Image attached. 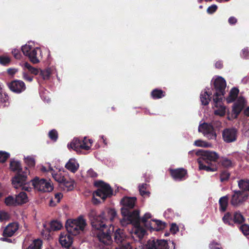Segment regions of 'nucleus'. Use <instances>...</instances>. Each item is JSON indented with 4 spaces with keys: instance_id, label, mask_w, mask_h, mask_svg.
<instances>
[{
    "instance_id": "aec40b11",
    "label": "nucleus",
    "mask_w": 249,
    "mask_h": 249,
    "mask_svg": "<svg viewBox=\"0 0 249 249\" xmlns=\"http://www.w3.org/2000/svg\"><path fill=\"white\" fill-rule=\"evenodd\" d=\"M18 229V224L16 222L9 223L4 229L2 235L4 237H11Z\"/></svg>"
},
{
    "instance_id": "f8f14e48",
    "label": "nucleus",
    "mask_w": 249,
    "mask_h": 249,
    "mask_svg": "<svg viewBox=\"0 0 249 249\" xmlns=\"http://www.w3.org/2000/svg\"><path fill=\"white\" fill-rule=\"evenodd\" d=\"M198 131L203 133L209 139H216V134L211 124L204 123L199 125Z\"/></svg>"
},
{
    "instance_id": "58836bf2",
    "label": "nucleus",
    "mask_w": 249,
    "mask_h": 249,
    "mask_svg": "<svg viewBox=\"0 0 249 249\" xmlns=\"http://www.w3.org/2000/svg\"><path fill=\"white\" fill-rule=\"evenodd\" d=\"M4 202L7 206H17V201L16 197L9 196L5 198Z\"/></svg>"
},
{
    "instance_id": "79ce46f5",
    "label": "nucleus",
    "mask_w": 249,
    "mask_h": 249,
    "mask_svg": "<svg viewBox=\"0 0 249 249\" xmlns=\"http://www.w3.org/2000/svg\"><path fill=\"white\" fill-rule=\"evenodd\" d=\"M24 67L27 68L32 74L37 75L40 72V70L32 67L29 63L26 62L24 64Z\"/></svg>"
},
{
    "instance_id": "a19ab883",
    "label": "nucleus",
    "mask_w": 249,
    "mask_h": 249,
    "mask_svg": "<svg viewBox=\"0 0 249 249\" xmlns=\"http://www.w3.org/2000/svg\"><path fill=\"white\" fill-rule=\"evenodd\" d=\"M232 220V216L231 213L229 212H228L226 213H225L224 216L222 217V220L223 222L225 224H228L230 226L233 225V224L231 223Z\"/></svg>"
},
{
    "instance_id": "f3484780",
    "label": "nucleus",
    "mask_w": 249,
    "mask_h": 249,
    "mask_svg": "<svg viewBox=\"0 0 249 249\" xmlns=\"http://www.w3.org/2000/svg\"><path fill=\"white\" fill-rule=\"evenodd\" d=\"M246 105V101L242 96L238 98L237 101L234 103L232 107V112L237 117L241 113Z\"/></svg>"
},
{
    "instance_id": "e2e57ef3",
    "label": "nucleus",
    "mask_w": 249,
    "mask_h": 249,
    "mask_svg": "<svg viewBox=\"0 0 249 249\" xmlns=\"http://www.w3.org/2000/svg\"><path fill=\"white\" fill-rule=\"evenodd\" d=\"M115 249H131V247L130 244L129 243H127L125 244L119 245L118 247H116Z\"/></svg>"
},
{
    "instance_id": "39448f33",
    "label": "nucleus",
    "mask_w": 249,
    "mask_h": 249,
    "mask_svg": "<svg viewBox=\"0 0 249 249\" xmlns=\"http://www.w3.org/2000/svg\"><path fill=\"white\" fill-rule=\"evenodd\" d=\"M86 225V221L82 216L76 219L68 220L65 225L66 232L71 236L76 235L84 230Z\"/></svg>"
},
{
    "instance_id": "393cba45",
    "label": "nucleus",
    "mask_w": 249,
    "mask_h": 249,
    "mask_svg": "<svg viewBox=\"0 0 249 249\" xmlns=\"http://www.w3.org/2000/svg\"><path fill=\"white\" fill-rule=\"evenodd\" d=\"M239 90L237 88H232L229 93V96L226 98L228 103H231L234 102L238 95Z\"/></svg>"
},
{
    "instance_id": "a211bd4d",
    "label": "nucleus",
    "mask_w": 249,
    "mask_h": 249,
    "mask_svg": "<svg viewBox=\"0 0 249 249\" xmlns=\"http://www.w3.org/2000/svg\"><path fill=\"white\" fill-rule=\"evenodd\" d=\"M8 87L11 90L17 93H20L26 89L24 83L21 80L13 81L9 83Z\"/></svg>"
},
{
    "instance_id": "6ab92c4d",
    "label": "nucleus",
    "mask_w": 249,
    "mask_h": 249,
    "mask_svg": "<svg viewBox=\"0 0 249 249\" xmlns=\"http://www.w3.org/2000/svg\"><path fill=\"white\" fill-rule=\"evenodd\" d=\"M59 243L66 248L70 247L73 242V237L67 232H61L59 236Z\"/></svg>"
},
{
    "instance_id": "5701e85b",
    "label": "nucleus",
    "mask_w": 249,
    "mask_h": 249,
    "mask_svg": "<svg viewBox=\"0 0 249 249\" xmlns=\"http://www.w3.org/2000/svg\"><path fill=\"white\" fill-rule=\"evenodd\" d=\"M212 95V92H209L206 89L202 91L200 96L202 105L204 106L208 105L211 100Z\"/></svg>"
},
{
    "instance_id": "69168bd1",
    "label": "nucleus",
    "mask_w": 249,
    "mask_h": 249,
    "mask_svg": "<svg viewBox=\"0 0 249 249\" xmlns=\"http://www.w3.org/2000/svg\"><path fill=\"white\" fill-rule=\"evenodd\" d=\"M228 22L231 25H233L237 22V19L234 17H231L228 19Z\"/></svg>"
},
{
    "instance_id": "cd10ccee",
    "label": "nucleus",
    "mask_w": 249,
    "mask_h": 249,
    "mask_svg": "<svg viewBox=\"0 0 249 249\" xmlns=\"http://www.w3.org/2000/svg\"><path fill=\"white\" fill-rule=\"evenodd\" d=\"M17 204L18 205L26 203L28 201L27 194L24 192H20L16 196Z\"/></svg>"
},
{
    "instance_id": "8fccbe9b",
    "label": "nucleus",
    "mask_w": 249,
    "mask_h": 249,
    "mask_svg": "<svg viewBox=\"0 0 249 249\" xmlns=\"http://www.w3.org/2000/svg\"><path fill=\"white\" fill-rule=\"evenodd\" d=\"M107 215L109 220L110 221H113L114 218L116 216L117 213L114 209H110L107 210Z\"/></svg>"
},
{
    "instance_id": "13d9d810",
    "label": "nucleus",
    "mask_w": 249,
    "mask_h": 249,
    "mask_svg": "<svg viewBox=\"0 0 249 249\" xmlns=\"http://www.w3.org/2000/svg\"><path fill=\"white\" fill-rule=\"evenodd\" d=\"M209 248L210 249H223L220 244L214 241L210 244Z\"/></svg>"
},
{
    "instance_id": "473e14b6",
    "label": "nucleus",
    "mask_w": 249,
    "mask_h": 249,
    "mask_svg": "<svg viewBox=\"0 0 249 249\" xmlns=\"http://www.w3.org/2000/svg\"><path fill=\"white\" fill-rule=\"evenodd\" d=\"M220 162L221 165L225 168H230L233 166L232 161L227 158H222Z\"/></svg>"
},
{
    "instance_id": "bf43d9fd",
    "label": "nucleus",
    "mask_w": 249,
    "mask_h": 249,
    "mask_svg": "<svg viewBox=\"0 0 249 249\" xmlns=\"http://www.w3.org/2000/svg\"><path fill=\"white\" fill-rule=\"evenodd\" d=\"M217 9V6L215 4H213V5L209 6L207 8V12L208 13H209L210 14H213V13H214L216 11Z\"/></svg>"
},
{
    "instance_id": "6e6d98bb",
    "label": "nucleus",
    "mask_w": 249,
    "mask_h": 249,
    "mask_svg": "<svg viewBox=\"0 0 249 249\" xmlns=\"http://www.w3.org/2000/svg\"><path fill=\"white\" fill-rule=\"evenodd\" d=\"M151 217V215L150 213H146L141 218H140V222H142L143 223L145 226H149L147 225L146 222L148 219L150 218Z\"/></svg>"
},
{
    "instance_id": "72a5a7b5",
    "label": "nucleus",
    "mask_w": 249,
    "mask_h": 249,
    "mask_svg": "<svg viewBox=\"0 0 249 249\" xmlns=\"http://www.w3.org/2000/svg\"><path fill=\"white\" fill-rule=\"evenodd\" d=\"M62 183L67 188L68 191H71L74 189V181L71 179H67L65 178L64 181H63Z\"/></svg>"
},
{
    "instance_id": "c9c22d12",
    "label": "nucleus",
    "mask_w": 249,
    "mask_h": 249,
    "mask_svg": "<svg viewBox=\"0 0 249 249\" xmlns=\"http://www.w3.org/2000/svg\"><path fill=\"white\" fill-rule=\"evenodd\" d=\"M233 220L235 223L241 224L244 222L245 218L240 213L235 212L234 213Z\"/></svg>"
},
{
    "instance_id": "5fc2aeb1",
    "label": "nucleus",
    "mask_w": 249,
    "mask_h": 249,
    "mask_svg": "<svg viewBox=\"0 0 249 249\" xmlns=\"http://www.w3.org/2000/svg\"><path fill=\"white\" fill-rule=\"evenodd\" d=\"M241 56L244 59H249V49L248 47L245 48L242 50Z\"/></svg>"
},
{
    "instance_id": "1a4fd4ad",
    "label": "nucleus",
    "mask_w": 249,
    "mask_h": 249,
    "mask_svg": "<svg viewBox=\"0 0 249 249\" xmlns=\"http://www.w3.org/2000/svg\"><path fill=\"white\" fill-rule=\"evenodd\" d=\"M174 241L165 240H149L145 245V249H175Z\"/></svg>"
},
{
    "instance_id": "a878e982",
    "label": "nucleus",
    "mask_w": 249,
    "mask_h": 249,
    "mask_svg": "<svg viewBox=\"0 0 249 249\" xmlns=\"http://www.w3.org/2000/svg\"><path fill=\"white\" fill-rule=\"evenodd\" d=\"M9 105V98L7 93L3 91L0 93V107H4Z\"/></svg>"
},
{
    "instance_id": "b1692460",
    "label": "nucleus",
    "mask_w": 249,
    "mask_h": 249,
    "mask_svg": "<svg viewBox=\"0 0 249 249\" xmlns=\"http://www.w3.org/2000/svg\"><path fill=\"white\" fill-rule=\"evenodd\" d=\"M79 166V164L73 159H70L65 165V167L73 173H75L78 170Z\"/></svg>"
},
{
    "instance_id": "c756f323",
    "label": "nucleus",
    "mask_w": 249,
    "mask_h": 249,
    "mask_svg": "<svg viewBox=\"0 0 249 249\" xmlns=\"http://www.w3.org/2000/svg\"><path fill=\"white\" fill-rule=\"evenodd\" d=\"M222 100H221L217 106H215V102H213V106L217 108L214 110V114L223 116L226 113V108L222 105Z\"/></svg>"
},
{
    "instance_id": "4468645a",
    "label": "nucleus",
    "mask_w": 249,
    "mask_h": 249,
    "mask_svg": "<svg viewBox=\"0 0 249 249\" xmlns=\"http://www.w3.org/2000/svg\"><path fill=\"white\" fill-rule=\"evenodd\" d=\"M134 220H135V219H133L131 220H129L128 221L124 223V225L131 224L133 225L135 228V231H134V233L135 235L137 236L140 239H142L144 235H145L146 233V231L141 227L140 226V217L139 216V218H136V220L138 221V224H136Z\"/></svg>"
},
{
    "instance_id": "de8ad7c7",
    "label": "nucleus",
    "mask_w": 249,
    "mask_h": 249,
    "mask_svg": "<svg viewBox=\"0 0 249 249\" xmlns=\"http://www.w3.org/2000/svg\"><path fill=\"white\" fill-rule=\"evenodd\" d=\"M10 154L4 151H0V162L3 163L9 158Z\"/></svg>"
},
{
    "instance_id": "6e6552de",
    "label": "nucleus",
    "mask_w": 249,
    "mask_h": 249,
    "mask_svg": "<svg viewBox=\"0 0 249 249\" xmlns=\"http://www.w3.org/2000/svg\"><path fill=\"white\" fill-rule=\"evenodd\" d=\"M27 174L24 173L23 175H20L18 174L16 176L12 178L11 181L14 187L16 188H21L22 190L27 192H31L32 188L30 186V182L27 181Z\"/></svg>"
},
{
    "instance_id": "09e8293b",
    "label": "nucleus",
    "mask_w": 249,
    "mask_h": 249,
    "mask_svg": "<svg viewBox=\"0 0 249 249\" xmlns=\"http://www.w3.org/2000/svg\"><path fill=\"white\" fill-rule=\"evenodd\" d=\"M11 61L10 58L8 56H0V64L3 66L8 65Z\"/></svg>"
},
{
    "instance_id": "7c9ffc66",
    "label": "nucleus",
    "mask_w": 249,
    "mask_h": 249,
    "mask_svg": "<svg viewBox=\"0 0 249 249\" xmlns=\"http://www.w3.org/2000/svg\"><path fill=\"white\" fill-rule=\"evenodd\" d=\"M114 240L117 243H122L124 240V235L120 229H117L114 234Z\"/></svg>"
},
{
    "instance_id": "2f4dec72",
    "label": "nucleus",
    "mask_w": 249,
    "mask_h": 249,
    "mask_svg": "<svg viewBox=\"0 0 249 249\" xmlns=\"http://www.w3.org/2000/svg\"><path fill=\"white\" fill-rule=\"evenodd\" d=\"M148 185L146 183H142L139 186V190L141 196H149L150 192L147 190Z\"/></svg>"
},
{
    "instance_id": "ea45409f",
    "label": "nucleus",
    "mask_w": 249,
    "mask_h": 249,
    "mask_svg": "<svg viewBox=\"0 0 249 249\" xmlns=\"http://www.w3.org/2000/svg\"><path fill=\"white\" fill-rule=\"evenodd\" d=\"M238 186L242 190L249 191V181L243 179L240 180L238 181Z\"/></svg>"
},
{
    "instance_id": "3c124183",
    "label": "nucleus",
    "mask_w": 249,
    "mask_h": 249,
    "mask_svg": "<svg viewBox=\"0 0 249 249\" xmlns=\"http://www.w3.org/2000/svg\"><path fill=\"white\" fill-rule=\"evenodd\" d=\"M53 178L59 183H62L64 181L65 177L61 176L60 174L52 173Z\"/></svg>"
},
{
    "instance_id": "7ed1b4c3",
    "label": "nucleus",
    "mask_w": 249,
    "mask_h": 249,
    "mask_svg": "<svg viewBox=\"0 0 249 249\" xmlns=\"http://www.w3.org/2000/svg\"><path fill=\"white\" fill-rule=\"evenodd\" d=\"M136 197H124L120 201L122 205L121 212L123 218L121 221L122 225H124V223L133 219L139 218L140 216V211L138 210H134V207L136 202ZM135 223L138 224V222L134 220Z\"/></svg>"
},
{
    "instance_id": "f257e3e1",
    "label": "nucleus",
    "mask_w": 249,
    "mask_h": 249,
    "mask_svg": "<svg viewBox=\"0 0 249 249\" xmlns=\"http://www.w3.org/2000/svg\"><path fill=\"white\" fill-rule=\"evenodd\" d=\"M92 226L91 234L96 240L98 241V246L101 249H109L108 246L112 243L111 231L107 225V219L105 213L98 214L95 211L89 214Z\"/></svg>"
},
{
    "instance_id": "c85d7f7f",
    "label": "nucleus",
    "mask_w": 249,
    "mask_h": 249,
    "mask_svg": "<svg viewBox=\"0 0 249 249\" xmlns=\"http://www.w3.org/2000/svg\"><path fill=\"white\" fill-rule=\"evenodd\" d=\"M151 96L153 99L162 98L165 96V92L160 89H154L151 92Z\"/></svg>"
},
{
    "instance_id": "4d7b16f0",
    "label": "nucleus",
    "mask_w": 249,
    "mask_h": 249,
    "mask_svg": "<svg viewBox=\"0 0 249 249\" xmlns=\"http://www.w3.org/2000/svg\"><path fill=\"white\" fill-rule=\"evenodd\" d=\"M12 53L14 57L17 59H20L21 57V53L20 50L14 49L12 51Z\"/></svg>"
},
{
    "instance_id": "0e129e2a",
    "label": "nucleus",
    "mask_w": 249,
    "mask_h": 249,
    "mask_svg": "<svg viewBox=\"0 0 249 249\" xmlns=\"http://www.w3.org/2000/svg\"><path fill=\"white\" fill-rule=\"evenodd\" d=\"M23 79L27 81L31 82L33 80V76H30L29 74L24 73L23 74Z\"/></svg>"
},
{
    "instance_id": "052dcab7",
    "label": "nucleus",
    "mask_w": 249,
    "mask_h": 249,
    "mask_svg": "<svg viewBox=\"0 0 249 249\" xmlns=\"http://www.w3.org/2000/svg\"><path fill=\"white\" fill-rule=\"evenodd\" d=\"M87 175L89 177L92 178H96L98 177V174L92 169H89L87 172Z\"/></svg>"
},
{
    "instance_id": "dca6fc26",
    "label": "nucleus",
    "mask_w": 249,
    "mask_h": 249,
    "mask_svg": "<svg viewBox=\"0 0 249 249\" xmlns=\"http://www.w3.org/2000/svg\"><path fill=\"white\" fill-rule=\"evenodd\" d=\"M248 197L241 191H234L231 200V203L233 206H237L243 203Z\"/></svg>"
},
{
    "instance_id": "0eeeda50",
    "label": "nucleus",
    "mask_w": 249,
    "mask_h": 249,
    "mask_svg": "<svg viewBox=\"0 0 249 249\" xmlns=\"http://www.w3.org/2000/svg\"><path fill=\"white\" fill-rule=\"evenodd\" d=\"M92 141L91 139H88L85 137L83 140H80L78 138H74L68 147H70L78 153H80L82 150H89L90 149Z\"/></svg>"
},
{
    "instance_id": "20e7f679",
    "label": "nucleus",
    "mask_w": 249,
    "mask_h": 249,
    "mask_svg": "<svg viewBox=\"0 0 249 249\" xmlns=\"http://www.w3.org/2000/svg\"><path fill=\"white\" fill-rule=\"evenodd\" d=\"M94 186L98 187V189L93 192V197L92 202L94 204H97L100 201L94 197L96 196L100 197L103 201H105L107 198L110 197L113 195V189L109 184L105 183L102 180H96L94 182Z\"/></svg>"
},
{
    "instance_id": "ddd939ff",
    "label": "nucleus",
    "mask_w": 249,
    "mask_h": 249,
    "mask_svg": "<svg viewBox=\"0 0 249 249\" xmlns=\"http://www.w3.org/2000/svg\"><path fill=\"white\" fill-rule=\"evenodd\" d=\"M222 138L224 142L231 143L236 141L237 130L234 128H225L222 132Z\"/></svg>"
},
{
    "instance_id": "c03bdc74",
    "label": "nucleus",
    "mask_w": 249,
    "mask_h": 249,
    "mask_svg": "<svg viewBox=\"0 0 249 249\" xmlns=\"http://www.w3.org/2000/svg\"><path fill=\"white\" fill-rule=\"evenodd\" d=\"M39 72L44 80L48 79L51 74V70L49 68L44 70H40Z\"/></svg>"
},
{
    "instance_id": "f03ea898",
    "label": "nucleus",
    "mask_w": 249,
    "mask_h": 249,
    "mask_svg": "<svg viewBox=\"0 0 249 249\" xmlns=\"http://www.w3.org/2000/svg\"><path fill=\"white\" fill-rule=\"evenodd\" d=\"M196 155L200 156L197 159L200 170H204L207 172H214L217 170V160L219 155L213 151L198 150L196 151Z\"/></svg>"
},
{
    "instance_id": "e433bc0d",
    "label": "nucleus",
    "mask_w": 249,
    "mask_h": 249,
    "mask_svg": "<svg viewBox=\"0 0 249 249\" xmlns=\"http://www.w3.org/2000/svg\"><path fill=\"white\" fill-rule=\"evenodd\" d=\"M231 176L230 173L228 170H223L220 174V180L222 182L227 181Z\"/></svg>"
},
{
    "instance_id": "412c9836",
    "label": "nucleus",
    "mask_w": 249,
    "mask_h": 249,
    "mask_svg": "<svg viewBox=\"0 0 249 249\" xmlns=\"http://www.w3.org/2000/svg\"><path fill=\"white\" fill-rule=\"evenodd\" d=\"M10 168L12 171L17 172L15 176H16L18 174H20V175H23L24 173L28 174L27 172V168L26 167V171H23L20 162L18 161H11L10 163Z\"/></svg>"
},
{
    "instance_id": "4c0bfd02",
    "label": "nucleus",
    "mask_w": 249,
    "mask_h": 249,
    "mask_svg": "<svg viewBox=\"0 0 249 249\" xmlns=\"http://www.w3.org/2000/svg\"><path fill=\"white\" fill-rule=\"evenodd\" d=\"M62 227L61 223L57 220H53L50 223V228L53 231L59 230Z\"/></svg>"
},
{
    "instance_id": "f704fd0d",
    "label": "nucleus",
    "mask_w": 249,
    "mask_h": 249,
    "mask_svg": "<svg viewBox=\"0 0 249 249\" xmlns=\"http://www.w3.org/2000/svg\"><path fill=\"white\" fill-rule=\"evenodd\" d=\"M42 245V241L36 239L26 249H41Z\"/></svg>"
},
{
    "instance_id": "49530a36",
    "label": "nucleus",
    "mask_w": 249,
    "mask_h": 249,
    "mask_svg": "<svg viewBox=\"0 0 249 249\" xmlns=\"http://www.w3.org/2000/svg\"><path fill=\"white\" fill-rule=\"evenodd\" d=\"M25 162L29 167H34L35 166V160L32 157H27L25 159Z\"/></svg>"
},
{
    "instance_id": "423d86ee",
    "label": "nucleus",
    "mask_w": 249,
    "mask_h": 249,
    "mask_svg": "<svg viewBox=\"0 0 249 249\" xmlns=\"http://www.w3.org/2000/svg\"><path fill=\"white\" fill-rule=\"evenodd\" d=\"M226 82L221 76L217 77L213 82V88L215 92L213 94V101L217 106L219 102L223 100V96L225 94Z\"/></svg>"
},
{
    "instance_id": "864d4df0",
    "label": "nucleus",
    "mask_w": 249,
    "mask_h": 249,
    "mask_svg": "<svg viewBox=\"0 0 249 249\" xmlns=\"http://www.w3.org/2000/svg\"><path fill=\"white\" fill-rule=\"evenodd\" d=\"M240 230L245 235H249V226L243 224L240 227Z\"/></svg>"
},
{
    "instance_id": "bb28decb",
    "label": "nucleus",
    "mask_w": 249,
    "mask_h": 249,
    "mask_svg": "<svg viewBox=\"0 0 249 249\" xmlns=\"http://www.w3.org/2000/svg\"><path fill=\"white\" fill-rule=\"evenodd\" d=\"M229 198L227 196H222L219 200V210L222 212L226 211L228 205Z\"/></svg>"
},
{
    "instance_id": "a18cd8bd",
    "label": "nucleus",
    "mask_w": 249,
    "mask_h": 249,
    "mask_svg": "<svg viewBox=\"0 0 249 249\" xmlns=\"http://www.w3.org/2000/svg\"><path fill=\"white\" fill-rule=\"evenodd\" d=\"M49 138L53 142H56L58 139V133L55 129H52L49 131L48 134Z\"/></svg>"
},
{
    "instance_id": "2eb2a0df",
    "label": "nucleus",
    "mask_w": 249,
    "mask_h": 249,
    "mask_svg": "<svg viewBox=\"0 0 249 249\" xmlns=\"http://www.w3.org/2000/svg\"><path fill=\"white\" fill-rule=\"evenodd\" d=\"M169 172L172 178L175 180L181 181L186 178L187 170L183 168L170 169Z\"/></svg>"
},
{
    "instance_id": "774afa93",
    "label": "nucleus",
    "mask_w": 249,
    "mask_h": 249,
    "mask_svg": "<svg viewBox=\"0 0 249 249\" xmlns=\"http://www.w3.org/2000/svg\"><path fill=\"white\" fill-rule=\"evenodd\" d=\"M63 197V195L61 193H56L54 195V197L57 199V202L58 203L60 202L61 198Z\"/></svg>"
},
{
    "instance_id": "338daca9",
    "label": "nucleus",
    "mask_w": 249,
    "mask_h": 249,
    "mask_svg": "<svg viewBox=\"0 0 249 249\" xmlns=\"http://www.w3.org/2000/svg\"><path fill=\"white\" fill-rule=\"evenodd\" d=\"M215 67L216 69H221L223 68V65L222 61H217L215 63Z\"/></svg>"
},
{
    "instance_id": "9d476101",
    "label": "nucleus",
    "mask_w": 249,
    "mask_h": 249,
    "mask_svg": "<svg viewBox=\"0 0 249 249\" xmlns=\"http://www.w3.org/2000/svg\"><path fill=\"white\" fill-rule=\"evenodd\" d=\"M32 185L38 191L43 192H49L53 190V187L51 184L46 179H39L36 177L31 180Z\"/></svg>"
},
{
    "instance_id": "680f3d73",
    "label": "nucleus",
    "mask_w": 249,
    "mask_h": 249,
    "mask_svg": "<svg viewBox=\"0 0 249 249\" xmlns=\"http://www.w3.org/2000/svg\"><path fill=\"white\" fill-rule=\"evenodd\" d=\"M170 231L173 234L176 233L178 231L179 229L177 225L175 223H172L170 229Z\"/></svg>"
},
{
    "instance_id": "37998d69",
    "label": "nucleus",
    "mask_w": 249,
    "mask_h": 249,
    "mask_svg": "<svg viewBox=\"0 0 249 249\" xmlns=\"http://www.w3.org/2000/svg\"><path fill=\"white\" fill-rule=\"evenodd\" d=\"M194 145L198 147H211L212 145L211 143L201 140H197L195 141Z\"/></svg>"
},
{
    "instance_id": "9b49d317",
    "label": "nucleus",
    "mask_w": 249,
    "mask_h": 249,
    "mask_svg": "<svg viewBox=\"0 0 249 249\" xmlns=\"http://www.w3.org/2000/svg\"><path fill=\"white\" fill-rule=\"evenodd\" d=\"M21 51L23 54L28 56L30 61L33 64H37L39 62L37 57V52H40L39 48L37 47L35 48L31 45L26 44L21 47Z\"/></svg>"
},
{
    "instance_id": "603ef678",
    "label": "nucleus",
    "mask_w": 249,
    "mask_h": 249,
    "mask_svg": "<svg viewBox=\"0 0 249 249\" xmlns=\"http://www.w3.org/2000/svg\"><path fill=\"white\" fill-rule=\"evenodd\" d=\"M10 218V215L7 212L0 211V221L7 220Z\"/></svg>"
},
{
    "instance_id": "4be33fe9",
    "label": "nucleus",
    "mask_w": 249,
    "mask_h": 249,
    "mask_svg": "<svg viewBox=\"0 0 249 249\" xmlns=\"http://www.w3.org/2000/svg\"><path fill=\"white\" fill-rule=\"evenodd\" d=\"M165 223L158 220H152L147 227L155 230L156 231L161 230L165 227Z\"/></svg>"
}]
</instances>
